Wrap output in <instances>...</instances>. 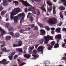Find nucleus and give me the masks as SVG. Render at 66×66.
Returning <instances> with one entry per match:
<instances>
[{"mask_svg": "<svg viewBox=\"0 0 66 66\" xmlns=\"http://www.w3.org/2000/svg\"><path fill=\"white\" fill-rule=\"evenodd\" d=\"M39 46V44H36L35 45V49H37V48L38 47V46Z\"/></svg>", "mask_w": 66, "mask_h": 66, "instance_id": "obj_46", "label": "nucleus"}, {"mask_svg": "<svg viewBox=\"0 0 66 66\" xmlns=\"http://www.w3.org/2000/svg\"><path fill=\"white\" fill-rule=\"evenodd\" d=\"M0 64H3V65H4V60H3V59L2 60V61H0Z\"/></svg>", "mask_w": 66, "mask_h": 66, "instance_id": "obj_42", "label": "nucleus"}, {"mask_svg": "<svg viewBox=\"0 0 66 66\" xmlns=\"http://www.w3.org/2000/svg\"><path fill=\"white\" fill-rule=\"evenodd\" d=\"M29 48L30 49H31V50H32L33 49H34V46H32V47H30Z\"/></svg>", "mask_w": 66, "mask_h": 66, "instance_id": "obj_50", "label": "nucleus"}, {"mask_svg": "<svg viewBox=\"0 0 66 66\" xmlns=\"http://www.w3.org/2000/svg\"><path fill=\"white\" fill-rule=\"evenodd\" d=\"M1 50L2 51H5L6 52H9L10 51V50H7L5 47L2 48Z\"/></svg>", "mask_w": 66, "mask_h": 66, "instance_id": "obj_24", "label": "nucleus"}, {"mask_svg": "<svg viewBox=\"0 0 66 66\" xmlns=\"http://www.w3.org/2000/svg\"><path fill=\"white\" fill-rule=\"evenodd\" d=\"M59 14L60 17H61V18H63V15H62V12H60Z\"/></svg>", "mask_w": 66, "mask_h": 66, "instance_id": "obj_35", "label": "nucleus"}, {"mask_svg": "<svg viewBox=\"0 0 66 66\" xmlns=\"http://www.w3.org/2000/svg\"><path fill=\"white\" fill-rule=\"evenodd\" d=\"M9 23H7L6 24V28H8L9 27Z\"/></svg>", "mask_w": 66, "mask_h": 66, "instance_id": "obj_43", "label": "nucleus"}, {"mask_svg": "<svg viewBox=\"0 0 66 66\" xmlns=\"http://www.w3.org/2000/svg\"><path fill=\"white\" fill-rule=\"evenodd\" d=\"M19 1L20 2H21L22 3L24 4V5H25V6H29L31 7V9L29 8L28 9V11H32V9L33 10H35V7L32 6V5L29 4V3H28L26 1H23V0H20Z\"/></svg>", "mask_w": 66, "mask_h": 66, "instance_id": "obj_2", "label": "nucleus"}, {"mask_svg": "<svg viewBox=\"0 0 66 66\" xmlns=\"http://www.w3.org/2000/svg\"><path fill=\"white\" fill-rule=\"evenodd\" d=\"M55 31L57 33H60L61 32V28L58 27L55 30Z\"/></svg>", "mask_w": 66, "mask_h": 66, "instance_id": "obj_18", "label": "nucleus"}, {"mask_svg": "<svg viewBox=\"0 0 66 66\" xmlns=\"http://www.w3.org/2000/svg\"><path fill=\"white\" fill-rule=\"evenodd\" d=\"M65 9H66L65 7L63 6L61 7L60 8V9L61 11H62V10H65Z\"/></svg>", "mask_w": 66, "mask_h": 66, "instance_id": "obj_30", "label": "nucleus"}, {"mask_svg": "<svg viewBox=\"0 0 66 66\" xmlns=\"http://www.w3.org/2000/svg\"><path fill=\"white\" fill-rule=\"evenodd\" d=\"M11 36H6L5 39L7 40H9L11 39Z\"/></svg>", "mask_w": 66, "mask_h": 66, "instance_id": "obj_21", "label": "nucleus"}, {"mask_svg": "<svg viewBox=\"0 0 66 66\" xmlns=\"http://www.w3.org/2000/svg\"><path fill=\"white\" fill-rule=\"evenodd\" d=\"M55 38L56 39H59L61 38V35L58 34L56 35L55 36Z\"/></svg>", "mask_w": 66, "mask_h": 66, "instance_id": "obj_13", "label": "nucleus"}, {"mask_svg": "<svg viewBox=\"0 0 66 66\" xmlns=\"http://www.w3.org/2000/svg\"><path fill=\"white\" fill-rule=\"evenodd\" d=\"M36 2H41V1L40 0H35Z\"/></svg>", "mask_w": 66, "mask_h": 66, "instance_id": "obj_52", "label": "nucleus"}, {"mask_svg": "<svg viewBox=\"0 0 66 66\" xmlns=\"http://www.w3.org/2000/svg\"><path fill=\"white\" fill-rule=\"evenodd\" d=\"M13 46L14 47H18V44H13Z\"/></svg>", "mask_w": 66, "mask_h": 66, "instance_id": "obj_37", "label": "nucleus"}, {"mask_svg": "<svg viewBox=\"0 0 66 66\" xmlns=\"http://www.w3.org/2000/svg\"><path fill=\"white\" fill-rule=\"evenodd\" d=\"M50 8H48L47 10L49 11V12H50L52 10V7L51 6L50 7Z\"/></svg>", "mask_w": 66, "mask_h": 66, "instance_id": "obj_36", "label": "nucleus"}, {"mask_svg": "<svg viewBox=\"0 0 66 66\" xmlns=\"http://www.w3.org/2000/svg\"><path fill=\"white\" fill-rule=\"evenodd\" d=\"M48 22L50 24H55L57 23V19L54 17L51 18L49 19Z\"/></svg>", "mask_w": 66, "mask_h": 66, "instance_id": "obj_3", "label": "nucleus"}, {"mask_svg": "<svg viewBox=\"0 0 66 66\" xmlns=\"http://www.w3.org/2000/svg\"><path fill=\"white\" fill-rule=\"evenodd\" d=\"M17 44L18 47H20L22 45L23 43H22V42L21 40H19Z\"/></svg>", "mask_w": 66, "mask_h": 66, "instance_id": "obj_8", "label": "nucleus"}, {"mask_svg": "<svg viewBox=\"0 0 66 66\" xmlns=\"http://www.w3.org/2000/svg\"><path fill=\"white\" fill-rule=\"evenodd\" d=\"M16 51H20V52H22V50L21 48H16Z\"/></svg>", "mask_w": 66, "mask_h": 66, "instance_id": "obj_33", "label": "nucleus"}, {"mask_svg": "<svg viewBox=\"0 0 66 66\" xmlns=\"http://www.w3.org/2000/svg\"><path fill=\"white\" fill-rule=\"evenodd\" d=\"M40 8L41 10H43V11H44V12H46V9H45V8L43 6H42L40 7Z\"/></svg>", "mask_w": 66, "mask_h": 66, "instance_id": "obj_25", "label": "nucleus"}, {"mask_svg": "<svg viewBox=\"0 0 66 66\" xmlns=\"http://www.w3.org/2000/svg\"><path fill=\"white\" fill-rule=\"evenodd\" d=\"M24 56L25 57H26L27 59H29L31 57V55L29 54H26L24 55Z\"/></svg>", "mask_w": 66, "mask_h": 66, "instance_id": "obj_11", "label": "nucleus"}, {"mask_svg": "<svg viewBox=\"0 0 66 66\" xmlns=\"http://www.w3.org/2000/svg\"><path fill=\"white\" fill-rule=\"evenodd\" d=\"M6 12V11H2L1 13V15H2V16H3V15H4V14Z\"/></svg>", "mask_w": 66, "mask_h": 66, "instance_id": "obj_26", "label": "nucleus"}, {"mask_svg": "<svg viewBox=\"0 0 66 66\" xmlns=\"http://www.w3.org/2000/svg\"><path fill=\"white\" fill-rule=\"evenodd\" d=\"M32 12L33 14H36V11H35L34 10H32Z\"/></svg>", "mask_w": 66, "mask_h": 66, "instance_id": "obj_47", "label": "nucleus"}, {"mask_svg": "<svg viewBox=\"0 0 66 66\" xmlns=\"http://www.w3.org/2000/svg\"><path fill=\"white\" fill-rule=\"evenodd\" d=\"M47 3L49 5V6H51L52 5V3H50L49 1L47 2Z\"/></svg>", "mask_w": 66, "mask_h": 66, "instance_id": "obj_40", "label": "nucleus"}, {"mask_svg": "<svg viewBox=\"0 0 66 66\" xmlns=\"http://www.w3.org/2000/svg\"><path fill=\"white\" fill-rule=\"evenodd\" d=\"M40 14V12L39 11L37 12V15L38 16H39V15Z\"/></svg>", "mask_w": 66, "mask_h": 66, "instance_id": "obj_45", "label": "nucleus"}, {"mask_svg": "<svg viewBox=\"0 0 66 66\" xmlns=\"http://www.w3.org/2000/svg\"><path fill=\"white\" fill-rule=\"evenodd\" d=\"M3 5H7V0H3Z\"/></svg>", "mask_w": 66, "mask_h": 66, "instance_id": "obj_16", "label": "nucleus"}, {"mask_svg": "<svg viewBox=\"0 0 66 66\" xmlns=\"http://www.w3.org/2000/svg\"><path fill=\"white\" fill-rule=\"evenodd\" d=\"M13 27H8V30L9 31H11L13 30Z\"/></svg>", "mask_w": 66, "mask_h": 66, "instance_id": "obj_22", "label": "nucleus"}, {"mask_svg": "<svg viewBox=\"0 0 66 66\" xmlns=\"http://www.w3.org/2000/svg\"><path fill=\"white\" fill-rule=\"evenodd\" d=\"M64 42L66 44V39H64Z\"/></svg>", "mask_w": 66, "mask_h": 66, "instance_id": "obj_64", "label": "nucleus"}, {"mask_svg": "<svg viewBox=\"0 0 66 66\" xmlns=\"http://www.w3.org/2000/svg\"><path fill=\"white\" fill-rule=\"evenodd\" d=\"M39 41L40 44H42L44 42V39H41L40 40H39Z\"/></svg>", "mask_w": 66, "mask_h": 66, "instance_id": "obj_27", "label": "nucleus"}, {"mask_svg": "<svg viewBox=\"0 0 66 66\" xmlns=\"http://www.w3.org/2000/svg\"><path fill=\"white\" fill-rule=\"evenodd\" d=\"M27 18H30L29 21H30L31 22H33V20L34 19H33V18L32 16H29L27 15Z\"/></svg>", "mask_w": 66, "mask_h": 66, "instance_id": "obj_9", "label": "nucleus"}, {"mask_svg": "<svg viewBox=\"0 0 66 66\" xmlns=\"http://www.w3.org/2000/svg\"><path fill=\"white\" fill-rule=\"evenodd\" d=\"M25 31V30H24L23 29H22L20 30L19 32L20 33H22V32H24V31Z\"/></svg>", "mask_w": 66, "mask_h": 66, "instance_id": "obj_39", "label": "nucleus"}, {"mask_svg": "<svg viewBox=\"0 0 66 66\" xmlns=\"http://www.w3.org/2000/svg\"><path fill=\"white\" fill-rule=\"evenodd\" d=\"M62 24V23L61 22L59 24V26H61Z\"/></svg>", "mask_w": 66, "mask_h": 66, "instance_id": "obj_61", "label": "nucleus"}, {"mask_svg": "<svg viewBox=\"0 0 66 66\" xmlns=\"http://www.w3.org/2000/svg\"><path fill=\"white\" fill-rule=\"evenodd\" d=\"M43 47L42 46H39L38 47V51H41V53L42 54H43Z\"/></svg>", "mask_w": 66, "mask_h": 66, "instance_id": "obj_10", "label": "nucleus"}, {"mask_svg": "<svg viewBox=\"0 0 66 66\" xmlns=\"http://www.w3.org/2000/svg\"><path fill=\"white\" fill-rule=\"evenodd\" d=\"M15 54V52H14L13 53H11L10 54V55H11L12 56H13V55Z\"/></svg>", "mask_w": 66, "mask_h": 66, "instance_id": "obj_41", "label": "nucleus"}, {"mask_svg": "<svg viewBox=\"0 0 66 66\" xmlns=\"http://www.w3.org/2000/svg\"><path fill=\"white\" fill-rule=\"evenodd\" d=\"M3 8H2V7L1 6H0V12L2 10Z\"/></svg>", "mask_w": 66, "mask_h": 66, "instance_id": "obj_55", "label": "nucleus"}, {"mask_svg": "<svg viewBox=\"0 0 66 66\" xmlns=\"http://www.w3.org/2000/svg\"><path fill=\"white\" fill-rule=\"evenodd\" d=\"M14 23L15 25H16L17 24V22H18V17L17 16H14Z\"/></svg>", "mask_w": 66, "mask_h": 66, "instance_id": "obj_7", "label": "nucleus"}, {"mask_svg": "<svg viewBox=\"0 0 66 66\" xmlns=\"http://www.w3.org/2000/svg\"><path fill=\"white\" fill-rule=\"evenodd\" d=\"M33 54H32V56L34 57H36V58H37L39 57V56H37L35 54L37 53V51L35 50H33Z\"/></svg>", "mask_w": 66, "mask_h": 66, "instance_id": "obj_6", "label": "nucleus"}, {"mask_svg": "<svg viewBox=\"0 0 66 66\" xmlns=\"http://www.w3.org/2000/svg\"><path fill=\"white\" fill-rule=\"evenodd\" d=\"M27 53L26 52V51L24 50V51L23 52V54H26Z\"/></svg>", "mask_w": 66, "mask_h": 66, "instance_id": "obj_60", "label": "nucleus"}, {"mask_svg": "<svg viewBox=\"0 0 66 66\" xmlns=\"http://www.w3.org/2000/svg\"><path fill=\"white\" fill-rule=\"evenodd\" d=\"M20 11V8H14L12 11V12H11L10 18L11 19H13V16L16 15Z\"/></svg>", "mask_w": 66, "mask_h": 66, "instance_id": "obj_1", "label": "nucleus"}, {"mask_svg": "<svg viewBox=\"0 0 66 66\" xmlns=\"http://www.w3.org/2000/svg\"><path fill=\"white\" fill-rule=\"evenodd\" d=\"M59 44L58 43H57L55 44L54 47L55 48H59Z\"/></svg>", "mask_w": 66, "mask_h": 66, "instance_id": "obj_28", "label": "nucleus"}, {"mask_svg": "<svg viewBox=\"0 0 66 66\" xmlns=\"http://www.w3.org/2000/svg\"><path fill=\"white\" fill-rule=\"evenodd\" d=\"M8 57L9 59H10V60H12V59H13V56H9Z\"/></svg>", "mask_w": 66, "mask_h": 66, "instance_id": "obj_38", "label": "nucleus"}, {"mask_svg": "<svg viewBox=\"0 0 66 66\" xmlns=\"http://www.w3.org/2000/svg\"><path fill=\"white\" fill-rule=\"evenodd\" d=\"M18 2L16 1H13V3L15 4V6H18Z\"/></svg>", "mask_w": 66, "mask_h": 66, "instance_id": "obj_19", "label": "nucleus"}, {"mask_svg": "<svg viewBox=\"0 0 66 66\" xmlns=\"http://www.w3.org/2000/svg\"><path fill=\"white\" fill-rule=\"evenodd\" d=\"M54 31L53 30H52L51 31V33L52 34H54Z\"/></svg>", "mask_w": 66, "mask_h": 66, "instance_id": "obj_53", "label": "nucleus"}, {"mask_svg": "<svg viewBox=\"0 0 66 66\" xmlns=\"http://www.w3.org/2000/svg\"><path fill=\"white\" fill-rule=\"evenodd\" d=\"M9 34L11 35L12 36V37L13 38H15V36L14 35V34L12 32H11L9 33Z\"/></svg>", "mask_w": 66, "mask_h": 66, "instance_id": "obj_29", "label": "nucleus"}, {"mask_svg": "<svg viewBox=\"0 0 66 66\" xmlns=\"http://www.w3.org/2000/svg\"><path fill=\"white\" fill-rule=\"evenodd\" d=\"M53 14H56V11H55V9H56V7L55 6H53Z\"/></svg>", "mask_w": 66, "mask_h": 66, "instance_id": "obj_17", "label": "nucleus"}, {"mask_svg": "<svg viewBox=\"0 0 66 66\" xmlns=\"http://www.w3.org/2000/svg\"><path fill=\"white\" fill-rule=\"evenodd\" d=\"M44 43L46 45H47L49 40H53L52 37L48 35L47 36H44Z\"/></svg>", "mask_w": 66, "mask_h": 66, "instance_id": "obj_4", "label": "nucleus"}, {"mask_svg": "<svg viewBox=\"0 0 66 66\" xmlns=\"http://www.w3.org/2000/svg\"><path fill=\"white\" fill-rule=\"evenodd\" d=\"M65 45H66V43H63L62 45V47H65Z\"/></svg>", "mask_w": 66, "mask_h": 66, "instance_id": "obj_54", "label": "nucleus"}, {"mask_svg": "<svg viewBox=\"0 0 66 66\" xmlns=\"http://www.w3.org/2000/svg\"><path fill=\"white\" fill-rule=\"evenodd\" d=\"M20 34L18 33H16L15 35V37L17 38V37H18L19 36V35Z\"/></svg>", "mask_w": 66, "mask_h": 66, "instance_id": "obj_32", "label": "nucleus"}, {"mask_svg": "<svg viewBox=\"0 0 66 66\" xmlns=\"http://www.w3.org/2000/svg\"><path fill=\"white\" fill-rule=\"evenodd\" d=\"M4 61V65H6L7 64L9 63V61L6 62V59H3Z\"/></svg>", "mask_w": 66, "mask_h": 66, "instance_id": "obj_23", "label": "nucleus"}, {"mask_svg": "<svg viewBox=\"0 0 66 66\" xmlns=\"http://www.w3.org/2000/svg\"><path fill=\"white\" fill-rule=\"evenodd\" d=\"M26 64V63H22L21 64L19 65V66H22L23 65H24V64Z\"/></svg>", "mask_w": 66, "mask_h": 66, "instance_id": "obj_49", "label": "nucleus"}, {"mask_svg": "<svg viewBox=\"0 0 66 66\" xmlns=\"http://www.w3.org/2000/svg\"><path fill=\"white\" fill-rule=\"evenodd\" d=\"M18 57V55H15L14 57V60H15V59H16V58H17V57Z\"/></svg>", "mask_w": 66, "mask_h": 66, "instance_id": "obj_48", "label": "nucleus"}, {"mask_svg": "<svg viewBox=\"0 0 66 66\" xmlns=\"http://www.w3.org/2000/svg\"><path fill=\"white\" fill-rule=\"evenodd\" d=\"M17 61H18V62H19V63H20V60H19V59H18L17 60Z\"/></svg>", "mask_w": 66, "mask_h": 66, "instance_id": "obj_62", "label": "nucleus"}, {"mask_svg": "<svg viewBox=\"0 0 66 66\" xmlns=\"http://www.w3.org/2000/svg\"><path fill=\"white\" fill-rule=\"evenodd\" d=\"M18 16H19V17H20V16H22V17H23L24 18V17H25V15L24 14V13L23 12L18 15Z\"/></svg>", "mask_w": 66, "mask_h": 66, "instance_id": "obj_15", "label": "nucleus"}, {"mask_svg": "<svg viewBox=\"0 0 66 66\" xmlns=\"http://www.w3.org/2000/svg\"><path fill=\"white\" fill-rule=\"evenodd\" d=\"M34 29H35V30H38V27H37V26H35L34 27Z\"/></svg>", "mask_w": 66, "mask_h": 66, "instance_id": "obj_44", "label": "nucleus"}, {"mask_svg": "<svg viewBox=\"0 0 66 66\" xmlns=\"http://www.w3.org/2000/svg\"><path fill=\"white\" fill-rule=\"evenodd\" d=\"M23 49L24 50L26 51L27 49V47H24L23 48Z\"/></svg>", "mask_w": 66, "mask_h": 66, "instance_id": "obj_56", "label": "nucleus"}, {"mask_svg": "<svg viewBox=\"0 0 66 66\" xmlns=\"http://www.w3.org/2000/svg\"><path fill=\"white\" fill-rule=\"evenodd\" d=\"M34 27V24H32L31 26V28H33Z\"/></svg>", "mask_w": 66, "mask_h": 66, "instance_id": "obj_59", "label": "nucleus"}, {"mask_svg": "<svg viewBox=\"0 0 66 66\" xmlns=\"http://www.w3.org/2000/svg\"><path fill=\"white\" fill-rule=\"evenodd\" d=\"M40 35H44L46 33V31L43 29H41L40 31Z\"/></svg>", "mask_w": 66, "mask_h": 66, "instance_id": "obj_14", "label": "nucleus"}, {"mask_svg": "<svg viewBox=\"0 0 66 66\" xmlns=\"http://www.w3.org/2000/svg\"><path fill=\"white\" fill-rule=\"evenodd\" d=\"M27 8H26L25 9V12L26 13H27Z\"/></svg>", "mask_w": 66, "mask_h": 66, "instance_id": "obj_57", "label": "nucleus"}, {"mask_svg": "<svg viewBox=\"0 0 66 66\" xmlns=\"http://www.w3.org/2000/svg\"><path fill=\"white\" fill-rule=\"evenodd\" d=\"M51 44L50 45L49 44L47 45V47H48V48H47L48 50H51V49L53 47V46H54V45L55 44V42L54 41H52L51 43Z\"/></svg>", "mask_w": 66, "mask_h": 66, "instance_id": "obj_5", "label": "nucleus"}, {"mask_svg": "<svg viewBox=\"0 0 66 66\" xmlns=\"http://www.w3.org/2000/svg\"><path fill=\"white\" fill-rule=\"evenodd\" d=\"M62 1V2H65L63 4L66 7V0H61Z\"/></svg>", "mask_w": 66, "mask_h": 66, "instance_id": "obj_34", "label": "nucleus"}, {"mask_svg": "<svg viewBox=\"0 0 66 66\" xmlns=\"http://www.w3.org/2000/svg\"><path fill=\"white\" fill-rule=\"evenodd\" d=\"M1 43V44H2V45L1 46V47H5V42L4 41H2L0 42Z\"/></svg>", "mask_w": 66, "mask_h": 66, "instance_id": "obj_12", "label": "nucleus"}, {"mask_svg": "<svg viewBox=\"0 0 66 66\" xmlns=\"http://www.w3.org/2000/svg\"><path fill=\"white\" fill-rule=\"evenodd\" d=\"M24 18L23 17V16L22 17V18H21L20 22V23H21L22 22H24Z\"/></svg>", "mask_w": 66, "mask_h": 66, "instance_id": "obj_20", "label": "nucleus"}, {"mask_svg": "<svg viewBox=\"0 0 66 66\" xmlns=\"http://www.w3.org/2000/svg\"><path fill=\"white\" fill-rule=\"evenodd\" d=\"M62 59H61L62 60H65L66 61V57H62Z\"/></svg>", "mask_w": 66, "mask_h": 66, "instance_id": "obj_51", "label": "nucleus"}, {"mask_svg": "<svg viewBox=\"0 0 66 66\" xmlns=\"http://www.w3.org/2000/svg\"><path fill=\"white\" fill-rule=\"evenodd\" d=\"M64 14L65 15V16H66V11H65L64 12Z\"/></svg>", "mask_w": 66, "mask_h": 66, "instance_id": "obj_63", "label": "nucleus"}, {"mask_svg": "<svg viewBox=\"0 0 66 66\" xmlns=\"http://www.w3.org/2000/svg\"><path fill=\"white\" fill-rule=\"evenodd\" d=\"M45 28L47 31H49V30H50V28H49L48 26H45Z\"/></svg>", "mask_w": 66, "mask_h": 66, "instance_id": "obj_31", "label": "nucleus"}, {"mask_svg": "<svg viewBox=\"0 0 66 66\" xmlns=\"http://www.w3.org/2000/svg\"><path fill=\"white\" fill-rule=\"evenodd\" d=\"M51 29L54 30H55V28H51Z\"/></svg>", "mask_w": 66, "mask_h": 66, "instance_id": "obj_58", "label": "nucleus"}]
</instances>
